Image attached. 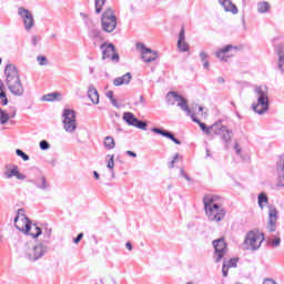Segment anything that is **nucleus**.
Masks as SVG:
<instances>
[{"label":"nucleus","mask_w":284,"mask_h":284,"mask_svg":"<svg viewBox=\"0 0 284 284\" xmlns=\"http://www.w3.org/2000/svg\"><path fill=\"white\" fill-rule=\"evenodd\" d=\"M80 17H83V19H85V17H88L85 13H80Z\"/></svg>","instance_id":"obj_62"},{"label":"nucleus","mask_w":284,"mask_h":284,"mask_svg":"<svg viewBox=\"0 0 284 284\" xmlns=\"http://www.w3.org/2000/svg\"><path fill=\"white\" fill-rule=\"evenodd\" d=\"M268 221L271 223L278 221V211L274 205H268Z\"/></svg>","instance_id":"obj_26"},{"label":"nucleus","mask_w":284,"mask_h":284,"mask_svg":"<svg viewBox=\"0 0 284 284\" xmlns=\"http://www.w3.org/2000/svg\"><path fill=\"white\" fill-rule=\"evenodd\" d=\"M101 26L104 32H114L116 30V16H114V11L112 8H108L101 18Z\"/></svg>","instance_id":"obj_7"},{"label":"nucleus","mask_w":284,"mask_h":284,"mask_svg":"<svg viewBox=\"0 0 284 284\" xmlns=\"http://www.w3.org/2000/svg\"><path fill=\"white\" fill-rule=\"evenodd\" d=\"M61 97V93L53 92V93H48L42 97V101L51 102V101H57Z\"/></svg>","instance_id":"obj_30"},{"label":"nucleus","mask_w":284,"mask_h":284,"mask_svg":"<svg viewBox=\"0 0 284 284\" xmlns=\"http://www.w3.org/2000/svg\"><path fill=\"white\" fill-rule=\"evenodd\" d=\"M16 154H17V156H20V159H22V161H30V155L27 154L26 152H23V150H21V149H17Z\"/></svg>","instance_id":"obj_34"},{"label":"nucleus","mask_w":284,"mask_h":284,"mask_svg":"<svg viewBox=\"0 0 284 284\" xmlns=\"http://www.w3.org/2000/svg\"><path fill=\"white\" fill-rule=\"evenodd\" d=\"M176 161H179V153H176L173 156V160L170 162L169 168L172 170L174 168V163H176Z\"/></svg>","instance_id":"obj_46"},{"label":"nucleus","mask_w":284,"mask_h":284,"mask_svg":"<svg viewBox=\"0 0 284 284\" xmlns=\"http://www.w3.org/2000/svg\"><path fill=\"white\" fill-rule=\"evenodd\" d=\"M203 68H204V70H210V61H204L203 62Z\"/></svg>","instance_id":"obj_55"},{"label":"nucleus","mask_w":284,"mask_h":284,"mask_svg":"<svg viewBox=\"0 0 284 284\" xmlns=\"http://www.w3.org/2000/svg\"><path fill=\"white\" fill-rule=\"evenodd\" d=\"M93 176H94V179H95L97 181H99V179H100L99 172L94 171V172H93Z\"/></svg>","instance_id":"obj_59"},{"label":"nucleus","mask_w":284,"mask_h":284,"mask_svg":"<svg viewBox=\"0 0 284 284\" xmlns=\"http://www.w3.org/2000/svg\"><path fill=\"white\" fill-rule=\"evenodd\" d=\"M22 252L27 261L34 263L48 254V245L43 244V242H39L38 244L27 242Z\"/></svg>","instance_id":"obj_4"},{"label":"nucleus","mask_w":284,"mask_h":284,"mask_svg":"<svg viewBox=\"0 0 284 284\" xmlns=\"http://www.w3.org/2000/svg\"><path fill=\"white\" fill-rule=\"evenodd\" d=\"M27 183H32L38 190H41V192H48L50 190V182H48V179L43 174L38 175L34 179H29Z\"/></svg>","instance_id":"obj_14"},{"label":"nucleus","mask_w":284,"mask_h":284,"mask_svg":"<svg viewBox=\"0 0 284 284\" xmlns=\"http://www.w3.org/2000/svg\"><path fill=\"white\" fill-rule=\"evenodd\" d=\"M254 92L257 95V103L252 105L253 112H256V114H265V112L270 110L267 87H256Z\"/></svg>","instance_id":"obj_5"},{"label":"nucleus","mask_w":284,"mask_h":284,"mask_svg":"<svg viewBox=\"0 0 284 284\" xmlns=\"http://www.w3.org/2000/svg\"><path fill=\"white\" fill-rule=\"evenodd\" d=\"M275 52L278 55V58L284 57V44L276 45Z\"/></svg>","instance_id":"obj_41"},{"label":"nucleus","mask_w":284,"mask_h":284,"mask_svg":"<svg viewBox=\"0 0 284 284\" xmlns=\"http://www.w3.org/2000/svg\"><path fill=\"white\" fill-rule=\"evenodd\" d=\"M136 48L141 50L142 59L145 63H152V61H156V52L152 49L145 47L143 43H138Z\"/></svg>","instance_id":"obj_15"},{"label":"nucleus","mask_w":284,"mask_h":284,"mask_svg":"<svg viewBox=\"0 0 284 284\" xmlns=\"http://www.w3.org/2000/svg\"><path fill=\"white\" fill-rule=\"evenodd\" d=\"M37 61L39 65H48V58L45 55H38Z\"/></svg>","instance_id":"obj_38"},{"label":"nucleus","mask_w":284,"mask_h":284,"mask_svg":"<svg viewBox=\"0 0 284 284\" xmlns=\"http://www.w3.org/2000/svg\"><path fill=\"white\" fill-rule=\"evenodd\" d=\"M100 34H101V31L94 27H92L89 31V36L91 37V39H97L99 38Z\"/></svg>","instance_id":"obj_35"},{"label":"nucleus","mask_w":284,"mask_h":284,"mask_svg":"<svg viewBox=\"0 0 284 284\" xmlns=\"http://www.w3.org/2000/svg\"><path fill=\"white\" fill-rule=\"evenodd\" d=\"M10 121V114L6 113L3 109H0V124L6 125Z\"/></svg>","instance_id":"obj_31"},{"label":"nucleus","mask_w":284,"mask_h":284,"mask_svg":"<svg viewBox=\"0 0 284 284\" xmlns=\"http://www.w3.org/2000/svg\"><path fill=\"white\" fill-rule=\"evenodd\" d=\"M104 148L106 150H114V148H116V142L114 141V138L112 136L104 138Z\"/></svg>","instance_id":"obj_29"},{"label":"nucleus","mask_w":284,"mask_h":284,"mask_svg":"<svg viewBox=\"0 0 284 284\" xmlns=\"http://www.w3.org/2000/svg\"><path fill=\"white\" fill-rule=\"evenodd\" d=\"M205 214L209 221L213 223H219L225 219V209L223 206L214 203V197L212 195H205L203 199Z\"/></svg>","instance_id":"obj_3"},{"label":"nucleus","mask_w":284,"mask_h":284,"mask_svg":"<svg viewBox=\"0 0 284 284\" xmlns=\"http://www.w3.org/2000/svg\"><path fill=\"white\" fill-rule=\"evenodd\" d=\"M133 128H138L139 130H148V123L138 119V122H135Z\"/></svg>","instance_id":"obj_36"},{"label":"nucleus","mask_w":284,"mask_h":284,"mask_svg":"<svg viewBox=\"0 0 284 284\" xmlns=\"http://www.w3.org/2000/svg\"><path fill=\"white\" fill-rule=\"evenodd\" d=\"M233 50H236V47H234L232 44H226L224 48H222L215 52V57L220 61H224L226 63L227 59H230V57H232L231 52Z\"/></svg>","instance_id":"obj_16"},{"label":"nucleus","mask_w":284,"mask_h":284,"mask_svg":"<svg viewBox=\"0 0 284 284\" xmlns=\"http://www.w3.org/2000/svg\"><path fill=\"white\" fill-rule=\"evenodd\" d=\"M178 50L180 52H190V44L185 41V28H181L178 39Z\"/></svg>","instance_id":"obj_17"},{"label":"nucleus","mask_w":284,"mask_h":284,"mask_svg":"<svg viewBox=\"0 0 284 284\" xmlns=\"http://www.w3.org/2000/svg\"><path fill=\"white\" fill-rule=\"evenodd\" d=\"M116 178V175H115V173H114V169H112L111 170V179H115Z\"/></svg>","instance_id":"obj_60"},{"label":"nucleus","mask_w":284,"mask_h":284,"mask_svg":"<svg viewBox=\"0 0 284 284\" xmlns=\"http://www.w3.org/2000/svg\"><path fill=\"white\" fill-rule=\"evenodd\" d=\"M88 97L94 105H99V91H97V88H94L92 84L89 85Z\"/></svg>","instance_id":"obj_23"},{"label":"nucleus","mask_w":284,"mask_h":284,"mask_svg":"<svg viewBox=\"0 0 284 284\" xmlns=\"http://www.w3.org/2000/svg\"><path fill=\"white\" fill-rule=\"evenodd\" d=\"M109 161H108V164H106V168H109V170H114V155H106Z\"/></svg>","instance_id":"obj_39"},{"label":"nucleus","mask_w":284,"mask_h":284,"mask_svg":"<svg viewBox=\"0 0 284 284\" xmlns=\"http://www.w3.org/2000/svg\"><path fill=\"white\" fill-rule=\"evenodd\" d=\"M191 119L194 123H197L202 130V132H204V134H212V132H214V128L207 126L205 123L201 122V120H199L196 116H194V113H192Z\"/></svg>","instance_id":"obj_22"},{"label":"nucleus","mask_w":284,"mask_h":284,"mask_svg":"<svg viewBox=\"0 0 284 284\" xmlns=\"http://www.w3.org/2000/svg\"><path fill=\"white\" fill-rule=\"evenodd\" d=\"M77 141H78V143H83V141H81V139H79V138L77 139Z\"/></svg>","instance_id":"obj_64"},{"label":"nucleus","mask_w":284,"mask_h":284,"mask_svg":"<svg viewBox=\"0 0 284 284\" xmlns=\"http://www.w3.org/2000/svg\"><path fill=\"white\" fill-rule=\"evenodd\" d=\"M41 41V37L39 36H32L31 37V45L36 48V45H39V42Z\"/></svg>","instance_id":"obj_42"},{"label":"nucleus","mask_w":284,"mask_h":284,"mask_svg":"<svg viewBox=\"0 0 284 284\" xmlns=\"http://www.w3.org/2000/svg\"><path fill=\"white\" fill-rule=\"evenodd\" d=\"M206 156H212V154L210 153V149H206Z\"/></svg>","instance_id":"obj_61"},{"label":"nucleus","mask_w":284,"mask_h":284,"mask_svg":"<svg viewBox=\"0 0 284 284\" xmlns=\"http://www.w3.org/2000/svg\"><path fill=\"white\" fill-rule=\"evenodd\" d=\"M220 6L225 10V12H232V14H239V8L236 4L232 3V0H219Z\"/></svg>","instance_id":"obj_21"},{"label":"nucleus","mask_w":284,"mask_h":284,"mask_svg":"<svg viewBox=\"0 0 284 284\" xmlns=\"http://www.w3.org/2000/svg\"><path fill=\"white\" fill-rule=\"evenodd\" d=\"M277 68L284 74V55H281L277 61Z\"/></svg>","instance_id":"obj_40"},{"label":"nucleus","mask_w":284,"mask_h":284,"mask_svg":"<svg viewBox=\"0 0 284 284\" xmlns=\"http://www.w3.org/2000/svg\"><path fill=\"white\" fill-rule=\"evenodd\" d=\"M180 176L185 179V181H189V182L192 181V178H190V175H187V173L183 169L180 170Z\"/></svg>","instance_id":"obj_45"},{"label":"nucleus","mask_w":284,"mask_h":284,"mask_svg":"<svg viewBox=\"0 0 284 284\" xmlns=\"http://www.w3.org/2000/svg\"><path fill=\"white\" fill-rule=\"evenodd\" d=\"M151 132H154L155 134H160L161 136H164L165 139H170V141H173L175 145H181V142L179 139L174 136V134L170 131L159 129V128H152Z\"/></svg>","instance_id":"obj_18"},{"label":"nucleus","mask_w":284,"mask_h":284,"mask_svg":"<svg viewBox=\"0 0 284 284\" xmlns=\"http://www.w3.org/2000/svg\"><path fill=\"white\" fill-rule=\"evenodd\" d=\"M2 105H8V97L1 99Z\"/></svg>","instance_id":"obj_58"},{"label":"nucleus","mask_w":284,"mask_h":284,"mask_svg":"<svg viewBox=\"0 0 284 284\" xmlns=\"http://www.w3.org/2000/svg\"><path fill=\"white\" fill-rule=\"evenodd\" d=\"M6 83L9 92L13 97H23L26 89H23V83L21 82V75L19 74V69L13 63H9L4 68Z\"/></svg>","instance_id":"obj_1"},{"label":"nucleus","mask_w":284,"mask_h":284,"mask_svg":"<svg viewBox=\"0 0 284 284\" xmlns=\"http://www.w3.org/2000/svg\"><path fill=\"white\" fill-rule=\"evenodd\" d=\"M277 185L284 187V169L280 166Z\"/></svg>","instance_id":"obj_33"},{"label":"nucleus","mask_w":284,"mask_h":284,"mask_svg":"<svg viewBox=\"0 0 284 284\" xmlns=\"http://www.w3.org/2000/svg\"><path fill=\"white\" fill-rule=\"evenodd\" d=\"M214 134L221 135L222 141H224L225 145L227 146V143L232 141V130L227 129V126H224L221 124V122H216L212 125Z\"/></svg>","instance_id":"obj_13"},{"label":"nucleus","mask_w":284,"mask_h":284,"mask_svg":"<svg viewBox=\"0 0 284 284\" xmlns=\"http://www.w3.org/2000/svg\"><path fill=\"white\" fill-rule=\"evenodd\" d=\"M44 239H50L52 236V229H45L43 232Z\"/></svg>","instance_id":"obj_47"},{"label":"nucleus","mask_w":284,"mask_h":284,"mask_svg":"<svg viewBox=\"0 0 284 284\" xmlns=\"http://www.w3.org/2000/svg\"><path fill=\"white\" fill-rule=\"evenodd\" d=\"M267 230L268 232H276V222L268 221Z\"/></svg>","instance_id":"obj_44"},{"label":"nucleus","mask_w":284,"mask_h":284,"mask_svg":"<svg viewBox=\"0 0 284 284\" xmlns=\"http://www.w3.org/2000/svg\"><path fill=\"white\" fill-rule=\"evenodd\" d=\"M230 267H236V260H224L223 266H222V274L224 277H227V272H230Z\"/></svg>","instance_id":"obj_24"},{"label":"nucleus","mask_w":284,"mask_h":284,"mask_svg":"<svg viewBox=\"0 0 284 284\" xmlns=\"http://www.w3.org/2000/svg\"><path fill=\"white\" fill-rule=\"evenodd\" d=\"M111 101V103H112V105L114 106V108H119V103L116 102V99H111L110 100Z\"/></svg>","instance_id":"obj_57"},{"label":"nucleus","mask_w":284,"mask_h":284,"mask_svg":"<svg viewBox=\"0 0 284 284\" xmlns=\"http://www.w3.org/2000/svg\"><path fill=\"white\" fill-rule=\"evenodd\" d=\"M40 150H50V143L45 140L40 141Z\"/></svg>","instance_id":"obj_43"},{"label":"nucleus","mask_w":284,"mask_h":284,"mask_svg":"<svg viewBox=\"0 0 284 284\" xmlns=\"http://www.w3.org/2000/svg\"><path fill=\"white\" fill-rule=\"evenodd\" d=\"M234 150H235L236 154H241V145H239V142L235 143Z\"/></svg>","instance_id":"obj_51"},{"label":"nucleus","mask_w":284,"mask_h":284,"mask_svg":"<svg viewBox=\"0 0 284 284\" xmlns=\"http://www.w3.org/2000/svg\"><path fill=\"white\" fill-rule=\"evenodd\" d=\"M257 203H258V207L261 210H263V207H265V205H267V203H270V199L267 197V194L265 193H260L257 196ZM263 203H265V205H263Z\"/></svg>","instance_id":"obj_28"},{"label":"nucleus","mask_w":284,"mask_h":284,"mask_svg":"<svg viewBox=\"0 0 284 284\" xmlns=\"http://www.w3.org/2000/svg\"><path fill=\"white\" fill-rule=\"evenodd\" d=\"M83 239V233H80L77 235V237L73 240V243L79 244L81 243V240Z\"/></svg>","instance_id":"obj_48"},{"label":"nucleus","mask_w":284,"mask_h":284,"mask_svg":"<svg viewBox=\"0 0 284 284\" xmlns=\"http://www.w3.org/2000/svg\"><path fill=\"white\" fill-rule=\"evenodd\" d=\"M214 247L213 258L215 263H221L223 261L225 254H227V243H225V239L220 237L212 242Z\"/></svg>","instance_id":"obj_9"},{"label":"nucleus","mask_w":284,"mask_h":284,"mask_svg":"<svg viewBox=\"0 0 284 284\" xmlns=\"http://www.w3.org/2000/svg\"><path fill=\"white\" fill-rule=\"evenodd\" d=\"M122 119L125 121V123H128V125H132L133 128L135 123L139 122V119H136L132 112H124Z\"/></svg>","instance_id":"obj_25"},{"label":"nucleus","mask_w":284,"mask_h":284,"mask_svg":"<svg viewBox=\"0 0 284 284\" xmlns=\"http://www.w3.org/2000/svg\"><path fill=\"white\" fill-rule=\"evenodd\" d=\"M23 212V209H19L18 214L14 217V225L17 230L24 232V234H30L32 239H39V236L43 234L41 227L37 226L36 224L32 225Z\"/></svg>","instance_id":"obj_2"},{"label":"nucleus","mask_w":284,"mask_h":284,"mask_svg":"<svg viewBox=\"0 0 284 284\" xmlns=\"http://www.w3.org/2000/svg\"><path fill=\"white\" fill-rule=\"evenodd\" d=\"M200 59L202 62L207 61V53L205 51L200 52Z\"/></svg>","instance_id":"obj_50"},{"label":"nucleus","mask_w":284,"mask_h":284,"mask_svg":"<svg viewBox=\"0 0 284 284\" xmlns=\"http://www.w3.org/2000/svg\"><path fill=\"white\" fill-rule=\"evenodd\" d=\"M166 99L168 101H170V99H174V101L178 103V108H181L183 112H186L187 116H191L192 110H190V106H187V100L183 98V95L174 91H170L166 94Z\"/></svg>","instance_id":"obj_12"},{"label":"nucleus","mask_w":284,"mask_h":284,"mask_svg":"<svg viewBox=\"0 0 284 284\" xmlns=\"http://www.w3.org/2000/svg\"><path fill=\"white\" fill-rule=\"evenodd\" d=\"M270 2L267 1H262L257 3V12H260V14H267V12H270Z\"/></svg>","instance_id":"obj_27"},{"label":"nucleus","mask_w":284,"mask_h":284,"mask_svg":"<svg viewBox=\"0 0 284 284\" xmlns=\"http://www.w3.org/2000/svg\"><path fill=\"white\" fill-rule=\"evenodd\" d=\"M216 82L220 84V85H223V83H225V79L223 77H219L216 79Z\"/></svg>","instance_id":"obj_52"},{"label":"nucleus","mask_w":284,"mask_h":284,"mask_svg":"<svg viewBox=\"0 0 284 284\" xmlns=\"http://www.w3.org/2000/svg\"><path fill=\"white\" fill-rule=\"evenodd\" d=\"M100 50H102V60L113 61V63H119V53H116V49L112 43H103L100 45Z\"/></svg>","instance_id":"obj_10"},{"label":"nucleus","mask_w":284,"mask_h":284,"mask_svg":"<svg viewBox=\"0 0 284 284\" xmlns=\"http://www.w3.org/2000/svg\"><path fill=\"white\" fill-rule=\"evenodd\" d=\"M6 91L3 90V83L0 84V100L6 99Z\"/></svg>","instance_id":"obj_49"},{"label":"nucleus","mask_w":284,"mask_h":284,"mask_svg":"<svg viewBox=\"0 0 284 284\" xmlns=\"http://www.w3.org/2000/svg\"><path fill=\"white\" fill-rule=\"evenodd\" d=\"M131 81H132V73L128 72L122 77L115 78L113 80V85H115V88H119L121 85H130Z\"/></svg>","instance_id":"obj_20"},{"label":"nucleus","mask_w":284,"mask_h":284,"mask_svg":"<svg viewBox=\"0 0 284 284\" xmlns=\"http://www.w3.org/2000/svg\"><path fill=\"white\" fill-rule=\"evenodd\" d=\"M128 156H132V159H136V153L133 151H126Z\"/></svg>","instance_id":"obj_54"},{"label":"nucleus","mask_w":284,"mask_h":284,"mask_svg":"<svg viewBox=\"0 0 284 284\" xmlns=\"http://www.w3.org/2000/svg\"><path fill=\"white\" fill-rule=\"evenodd\" d=\"M106 97H108V99H110V100L114 99V92L108 91V92H106Z\"/></svg>","instance_id":"obj_56"},{"label":"nucleus","mask_w":284,"mask_h":284,"mask_svg":"<svg viewBox=\"0 0 284 284\" xmlns=\"http://www.w3.org/2000/svg\"><path fill=\"white\" fill-rule=\"evenodd\" d=\"M267 243L273 247H278L281 245V237L270 239Z\"/></svg>","instance_id":"obj_37"},{"label":"nucleus","mask_w":284,"mask_h":284,"mask_svg":"<svg viewBox=\"0 0 284 284\" xmlns=\"http://www.w3.org/2000/svg\"><path fill=\"white\" fill-rule=\"evenodd\" d=\"M106 0H95L94 6H95V12L97 14H101L103 10V6H105Z\"/></svg>","instance_id":"obj_32"},{"label":"nucleus","mask_w":284,"mask_h":284,"mask_svg":"<svg viewBox=\"0 0 284 284\" xmlns=\"http://www.w3.org/2000/svg\"><path fill=\"white\" fill-rule=\"evenodd\" d=\"M125 247H126V250H129V252H132V250H133V246H132L131 242H126Z\"/></svg>","instance_id":"obj_53"},{"label":"nucleus","mask_w":284,"mask_h":284,"mask_svg":"<svg viewBox=\"0 0 284 284\" xmlns=\"http://www.w3.org/2000/svg\"><path fill=\"white\" fill-rule=\"evenodd\" d=\"M4 176H6V179H12V176H16V179H18V181H26V179H27L26 174L19 172L18 165H12V169L4 172Z\"/></svg>","instance_id":"obj_19"},{"label":"nucleus","mask_w":284,"mask_h":284,"mask_svg":"<svg viewBox=\"0 0 284 284\" xmlns=\"http://www.w3.org/2000/svg\"><path fill=\"white\" fill-rule=\"evenodd\" d=\"M265 241V237L261 233H255L251 231L246 234L243 247L244 250H251L252 252H256Z\"/></svg>","instance_id":"obj_6"},{"label":"nucleus","mask_w":284,"mask_h":284,"mask_svg":"<svg viewBox=\"0 0 284 284\" xmlns=\"http://www.w3.org/2000/svg\"><path fill=\"white\" fill-rule=\"evenodd\" d=\"M18 16L21 17L23 21L24 29L27 31L32 30L34 28V16L32 12L23 7L18 8Z\"/></svg>","instance_id":"obj_11"},{"label":"nucleus","mask_w":284,"mask_h":284,"mask_svg":"<svg viewBox=\"0 0 284 284\" xmlns=\"http://www.w3.org/2000/svg\"><path fill=\"white\" fill-rule=\"evenodd\" d=\"M199 112H203V106H199Z\"/></svg>","instance_id":"obj_63"},{"label":"nucleus","mask_w":284,"mask_h":284,"mask_svg":"<svg viewBox=\"0 0 284 284\" xmlns=\"http://www.w3.org/2000/svg\"><path fill=\"white\" fill-rule=\"evenodd\" d=\"M62 123L65 132L69 134H74L77 132V113L74 110L64 109L62 114Z\"/></svg>","instance_id":"obj_8"}]
</instances>
